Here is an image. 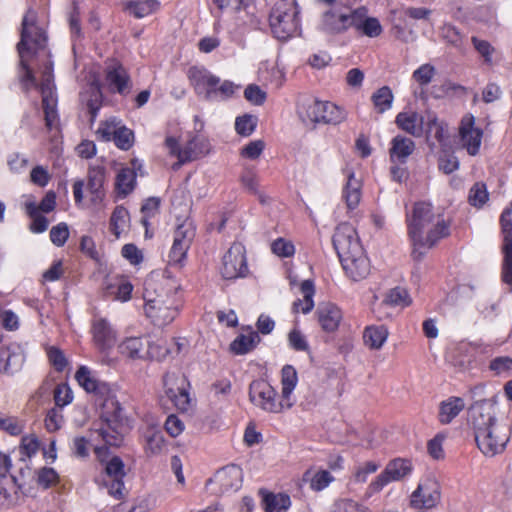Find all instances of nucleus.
Listing matches in <instances>:
<instances>
[{
  "label": "nucleus",
  "instance_id": "nucleus-1",
  "mask_svg": "<svg viewBox=\"0 0 512 512\" xmlns=\"http://www.w3.org/2000/svg\"><path fill=\"white\" fill-rule=\"evenodd\" d=\"M75 379L85 391L94 393L97 396V401L100 402L102 424L97 429L99 436L107 445L120 446L123 441V409L111 387L107 383L95 379L85 366H81L77 370Z\"/></svg>",
  "mask_w": 512,
  "mask_h": 512
},
{
  "label": "nucleus",
  "instance_id": "nucleus-2",
  "mask_svg": "<svg viewBox=\"0 0 512 512\" xmlns=\"http://www.w3.org/2000/svg\"><path fill=\"white\" fill-rule=\"evenodd\" d=\"M468 424L473 430L477 447L485 456L493 457L505 449L510 439V429L498 421L494 401H475L468 409Z\"/></svg>",
  "mask_w": 512,
  "mask_h": 512
},
{
  "label": "nucleus",
  "instance_id": "nucleus-3",
  "mask_svg": "<svg viewBox=\"0 0 512 512\" xmlns=\"http://www.w3.org/2000/svg\"><path fill=\"white\" fill-rule=\"evenodd\" d=\"M449 233V223L440 213L434 211L431 203H415L412 215L408 219V234L413 243L412 256L415 260H420L424 255L421 248H432Z\"/></svg>",
  "mask_w": 512,
  "mask_h": 512
},
{
  "label": "nucleus",
  "instance_id": "nucleus-4",
  "mask_svg": "<svg viewBox=\"0 0 512 512\" xmlns=\"http://www.w3.org/2000/svg\"><path fill=\"white\" fill-rule=\"evenodd\" d=\"M332 241L346 274L354 281L366 278L370 273V262L354 227L348 223L339 224Z\"/></svg>",
  "mask_w": 512,
  "mask_h": 512
},
{
  "label": "nucleus",
  "instance_id": "nucleus-5",
  "mask_svg": "<svg viewBox=\"0 0 512 512\" xmlns=\"http://www.w3.org/2000/svg\"><path fill=\"white\" fill-rule=\"evenodd\" d=\"M146 284L144 291V312L147 318L158 327H164L174 321L179 313V299L174 289H150Z\"/></svg>",
  "mask_w": 512,
  "mask_h": 512
},
{
  "label": "nucleus",
  "instance_id": "nucleus-6",
  "mask_svg": "<svg viewBox=\"0 0 512 512\" xmlns=\"http://www.w3.org/2000/svg\"><path fill=\"white\" fill-rule=\"evenodd\" d=\"M299 10L295 0H279L270 13L269 22L274 36L286 40L299 30Z\"/></svg>",
  "mask_w": 512,
  "mask_h": 512
},
{
  "label": "nucleus",
  "instance_id": "nucleus-7",
  "mask_svg": "<svg viewBox=\"0 0 512 512\" xmlns=\"http://www.w3.org/2000/svg\"><path fill=\"white\" fill-rule=\"evenodd\" d=\"M298 113L304 121L338 125L346 119L345 111L329 101L307 98L298 104Z\"/></svg>",
  "mask_w": 512,
  "mask_h": 512
},
{
  "label": "nucleus",
  "instance_id": "nucleus-8",
  "mask_svg": "<svg viewBox=\"0 0 512 512\" xmlns=\"http://www.w3.org/2000/svg\"><path fill=\"white\" fill-rule=\"evenodd\" d=\"M276 390L265 380L258 379L250 383L249 399L250 401L269 413H280L284 408L290 409L293 402H277Z\"/></svg>",
  "mask_w": 512,
  "mask_h": 512
},
{
  "label": "nucleus",
  "instance_id": "nucleus-9",
  "mask_svg": "<svg viewBox=\"0 0 512 512\" xmlns=\"http://www.w3.org/2000/svg\"><path fill=\"white\" fill-rule=\"evenodd\" d=\"M412 469V463L408 459L396 458L389 461L385 469L369 484L367 493L372 495L380 492L390 482L400 481L408 476Z\"/></svg>",
  "mask_w": 512,
  "mask_h": 512
},
{
  "label": "nucleus",
  "instance_id": "nucleus-10",
  "mask_svg": "<svg viewBox=\"0 0 512 512\" xmlns=\"http://www.w3.org/2000/svg\"><path fill=\"white\" fill-rule=\"evenodd\" d=\"M248 273L246 250L242 243L235 242L223 256L221 274L225 279L245 277Z\"/></svg>",
  "mask_w": 512,
  "mask_h": 512
},
{
  "label": "nucleus",
  "instance_id": "nucleus-11",
  "mask_svg": "<svg viewBox=\"0 0 512 512\" xmlns=\"http://www.w3.org/2000/svg\"><path fill=\"white\" fill-rule=\"evenodd\" d=\"M441 495L440 483L434 478H427L411 494L410 505L415 509H432L440 503Z\"/></svg>",
  "mask_w": 512,
  "mask_h": 512
},
{
  "label": "nucleus",
  "instance_id": "nucleus-12",
  "mask_svg": "<svg viewBox=\"0 0 512 512\" xmlns=\"http://www.w3.org/2000/svg\"><path fill=\"white\" fill-rule=\"evenodd\" d=\"M188 79L195 93L205 100L215 99V86L220 83V78L213 75L203 67L192 66L187 72Z\"/></svg>",
  "mask_w": 512,
  "mask_h": 512
},
{
  "label": "nucleus",
  "instance_id": "nucleus-13",
  "mask_svg": "<svg viewBox=\"0 0 512 512\" xmlns=\"http://www.w3.org/2000/svg\"><path fill=\"white\" fill-rule=\"evenodd\" d=\"M512 210L506 208L500 217V223L503 233L502 251L504 254L502 265V280L508 285H512Z\"/></svg>",
  "mask_w": 512,
  "mask_h": 512
},
{
  "label": "nucleus",
  "instance_id": "nucleus-14",
  "mask_svg": "<svg viewBox=\"0 0 512 512\" xmlns=\"http://www.w3.org/2000/svg\"><path fill=\"white\" fill-rule=\"evenodd\" d=\"M45 35L42 29L35 25V15L28 11L22 20L21 38L17 44V50L21 58L29 51L30 44L41 47L45 43Z\"/></svg>",
  "mask_w": 512,
  "mask_h": 512
},
{
  "label": "nucleus",
  "instance_id": "nucleus-15",
  "mask_svg": "<svg viewBox=\"0 0 512 512\" xmlns=\"http://www.w3.org/2000/svg\"><path fill=\"white\" fill-rule=\"evenodd\" d=\"M460 143L469 155L475 156L479 153L483 131L475 127V117L471 114L465 115L459 126Z\"/></svg>",
  "mask_w": 512,
  "mask_h": 512
},
{
  "label": "nucleus",
  "instance_id": "nucleus-16",
  "mask_svg": "<svg viewBox=\"0 0 512 512\" xmlns=\"http://www.w3.org/2000/svg\"><path fill=\"white\" fill-rule=\"evenodd\" d=\"M119 352L130 359H148L155 358L152 349L153 346L144 337H128L118 346Z\"/></svg>",
  "mask_w": 512,
  "mask_h": 512
},
{
  "label": "nucleus",
  "instance_id": "nucleus-17",
  "mask_svg": "<svg viewBox=\"0 0 512 512\" xmlns=\"http://www.w3.org/2000/svg\"><path fill=\"white\" fill-rule=\"evenodd\" d=\"M40 91L42 95L45 125L49 130H52L58 127L59 116L57 112V98L50 85L49 79H46L41 84Z\"/></svg>",
  "mask_w": 512,
  "mask_h": 512
},
{
  "label": "nucleus",
  "instance_id": "nucleus-18",
  "mask_svg": "<svg viewBox=\"0 0 512 512\" xmlns=\"http://www.w3.org/2000/svg\"><path fill=\"white\" fill-rule=\"evenodd\" d=\"M91 332L95 345L101 351H106L114 347L117 340V333L106 319H95L92 322Z\"/></svg>",
  "mask_w": 512,
  "mask_h": 512
},
{
  "label": "nucleus",
  "instance_id": "nucleus-19",
  "mask_svg": "<svg viewBox=\"0 0 512 512\" xmlns=\"http://www.w3.org/2000/svg\"><path fill=\"white\" fill-rule=\"evenodd\" d=\"M105 168L103 166H92L87 174V189L90 194V201L93 205H101L105 198Z\"/></svg>",
  "mask_w": 512,
  "mask_h": 512
},
{
  "label": "nucleus",
  "instance_id": "nucleus-20",
  "mask_svg": "<svg viewBox=\"0 0 512 512\" xmlns=\"http://www.w3.org/2000/svg\"><path fill=\"white\" fill-rule=\"evenodd\" d=\"M25 361V355L18 346L0 348V372L13 375L20 371Z\"/></svg>",
  "mask_w": 512,
  "mask_h": 512
},
{
  "label": "nucleus",
  "instance_id": "nucleus-21",
  "mask_svg": "<svg viewBox=\"0 0 512 512\" xmlns=\"http://www.w3.org/2000/svg\"><path fill=\"white\" fill-rule=\"evenodd\" d=\"M143 448L146 456L153 457L166 450L163 432L156 426L149 425L142 432Z\"/></svg>",
  "mask_w": 512,
  "mask_h": 512
},
{
  "label": "nucleus",
  "instance_id": "nucleus-22",
  "mask_svg": "<svg viewBox=\"0 0 512 512\" xmlns=\"http://www.w3.org/2000/svg\"><path fill=\"white\" fill-rule=\"evenodd\" d=\"M316 315L321 328L326 332L336 331L342 320L340 308L331 302L321 303Z\"/></svg>",
  "mask_w": 512,
  "mask_h": 512
},
{
  "label": "nucleus",
  "instance_id": "nucleus-23",
  "mask_svg": "<svg viewBox=\"0 0 512 512\" xmlns=\"http://www.w3.org/2000/svg\"><path fill=\"white\" fill-rule=\"evenodd\" d=\"M106 80L119 94H124L129 88L130 77L124 66L116 60L108 63Z\"/></svg>",
  "mask_w": 512,
  "mask_h": 512
},
{
  "label": "nucleus",
  "instance_id": "nucleus-24",
  "mask_svg": "<svg viewBox=\"0 0 512 512\" xmlns=\"http://www.w3.org/2000/svg\"><path fill=\"white\" fill-rule=\"evenodd\" d=\"M396 125L413 137H421L424 133V117L417 112H400L395 119Z\"/></svg>",
  "mask_w": 512,
  "mask_h": 512
},
{
  "label": "nucleus",
  "instance_id": "nucleus-25",
  "mask_svg": "<svg viewBox=\"0 0 512 512\" xmlns=\"http://www.w3.org/2000/svg\"><path fill=\"white\" fill-rule=\"evenodd\" d=\"M346 12L329 9L322 14L321 29L328 34H341L347 31Z\"/></svg>",
  "mask_w": 512,
  "mask_h": 512
},
{
  "label": "nucleus",
  "instance_id": "nucleus-26",
  "mask_svg": "<svg viewBox=\"0 0 512 512\" xmlns=\"http://www.w3.org/2000/svg\"><path fill=\"white\" fill-rule=\"evenodd\" d=\"M242 469L237 465H229L217 471L215 480L223 492L238 490L242 483Z\"/></svg>",
  "mask_w": 512,
  "mask_h": 512
},
{
  "label": "nucleus",
  "instance_id": "nucleus-27",
  "mask_svg": "<svg viewBox=\"0 0 512 512\" xmlns=\"http://www.w3.org/2000/svg\"><path fill=\"white\" fill-rule=\"evenodd\" d=\"M136 165L137 160H133L132 168H121L116 175L115 190L121 198L127 197L135 189L137 176Z\"/></svg>",
  "mask_w": 512,
  "mask_h": 512
},
{
  "label": "nucleus",
  "instance_id": "nucleus-28",
  "mask_svg": "<svg viewBox=\"0 0 512 512\" xmlns=\"http://www.w3.org/2000/svg\"><path fill=\"white\" fill-rule=\"evenodd\" d=\"M416 146L412 139L397 135L391 141L389 150L391 161H399L405 163L410 155L413 154Z\"/></svg>",
  "mask_w": 512,
  "mask_h": 512
},
{
  "label": "nucleus",
  "instance_id": "nucleus-29",
  "mask_svg": "<svg viewBox=\"0 0 512 512\" xmlns=\"http://www.w3.org/2000/svg\"><path fill=\"white\" fill-rule=\"evenodd\" d=\"M410 303L411 299L406 289L402 287L390 289L377 308V317L379 319L385 318L386 316L382 315V310H385L388 307H406L410 305Z\"/></svg>",
  "mask_w": 512,
  "mask_h": 512
},
{
  "label": "nucleus",
  "instance_id": "nucleus-30",
  "mask_svg": "<svg viewBox=\"0 0 512 512\" xmlns=\"http://www.w3.org/2000/svg\"><path fill=\"white\" fill-rule=\"evenodd\" d=\"M176 379L173 376H164V385L166 387V394L174 403L175 407L181 411H187L190 408L189 393L184 385L177 386L176 388L169 386L173 384Z\"/></svg>",
  "mask_w": 512,
  "mask_h": 512
},
{
  "label": "nucleus",
  "instance_id": "nucleus-31",
  "mask_svg": "<svg viewBox=\"0 0 512 512\" xmlns=\"http://www.w3.org/2000/svg\"><path fill=\"white\" fill-rule=\"evenodd\" d=\"M465 408L464 399L461 397L452 396L447 400L442 401L439 405L438 418L440 423L449 424L456 418L460 412Z\"/></svg>",
  "mask_w": 512,
  "mask_h": 512
},
{
  "label": "nucleus",
  "instance_id": "nucleus-32",
  "mask_svg": "<svg viewBox=\"0 0 512 512\" xmlns=\"http://www.w3.org/2000/svg\"><path fill=\"white\" fill-rule=\"evenodd\" d=\"M159 7L158 0H129L123 3L124 10L138 19L156 12Z\"/></svg>",
  "mask_w": 512,
  "mask_h": 512
},
{
  "label": "nucleus",
  "instance_id": "nucleus-33",
  "mask_svg": "<svg viewBox=\"0 0 512 512\" xmlns=\"http://www.w3.org/2000/svg\"><path fill=\"white\" fill-rule=\"evenodd\" d=\"M347 182L343 191V198L349 209H354L358 206L361 200V181L355 178L353 172L347 175Z\"/></svg>",
  "mask_w": 512,
  "mask_h": 512
},
{
  "label": "nucleus",
  "instance_id": "nucleus-34",
  "mask_svg": "<svg viewBox=\"0 0 512 512\" xmlns=\"http://www.w3.org/2000/svg\"><path fill=\"white\" fill-rule=\"evenodd\" d=\"M388 337V330L385 326H369L363 333V340L370 349H380Z\"/></svg>",
  "mask_w": 512,
  "mask_h": 512
},
{
  "label": "nucleus",
  "instance_id": "nucleus-35",
  "mask_svg": "<svg viewBox=\"0 0 512 512\" xmlns=\"http://www.w3.org/2000/svg\"><path fill=\"white\" fill-rule=\"evenodd\" d=\"M266 512H286L291 505L290 496L285 493H266L263 495Z\"/></svg>",
  "mask_w": 512,
  "mask_h": 512
},
{
  "label": "nucleus",
  "instance_id": "nucleus-36",
  "mask_svg": "<svg viewBox=\"0 0 512 512\" xmlns=\"http://www.w3.org/2000/svg\"><path fill=\"white\" fill-rule=\"evenodd\" d=\"M259 341L260 337L257 332H251L248 335L241 334L231 342L230 350L234 354L244 355L252 351Z\"/></svg>",
  "mask_w": 512,
  "mask_h": 512
},
{
  "label": "nucleus",
  "instance_id": "nucleus-37",
  "mask_svg": "<svg viewBox=\"0 0 512 512\" xmlns=\"http://www.w3.org/2000/svg\"><path fill=\"white\" fill-rule=\"evenodd\" d=\"M207 152V143L198 137H193L182 148L180 158L182 162H190L197 159L201 155H204Z\"/></svg>",
  "mask_w": 512,
  "mask_h": 512
},
{
  "label": "nucleus",
  "instance_id": "nucleus-38",
  "mask_svg": "<svg viewBox=\"0 0 512 512\" xmlns=\"http://www.w3.org/2000/svg\"><path fill=\"white\" fill-rule=\"evenodd\" d=\"M16 479L0 474V506H9L16 500Z\"/></svg>",
  "mask_w": 512,
  "mask_h": 512
},
{
  "label": "nucleus",
  "instance_id": "nucleus-39",
  "mask_svg": "<svg viewBox=\"0 0 512 512\" xmlns=\"http://www.w3.org/2000/svg\"><path fill=\"white\" fill-rule=\"evenodd\" d=\"M298 382L297 372L291 365H285L281 371L282 399L291 402L290 396Z\"/></svg>",
  "mask_w": 512,
  "mask_h": 512
},
{
  "label": "nucleus",
  "instance_id": "nucleus-40",
  "mask_svg": "<svg viewBox=\"0 0 512 512\" xmlns=\"http://www.w3.org/2000/svg\"><path fill=\"white\" fill-rule=\"evenodd\" d=\"M440 37L447 45L456 49L461 50L464 46L465 36L456 26L450 23H444L440 27Z\"/></svg>",
  "mask_w": 512,
  "mask_h": 512
},
{
  "label": "nucleus",
  "instance_id": "nucleus-41",
  "mask_svg": "<svg viewBox=\"0 0 512 512\" xmlns=\"http://www.w3.org/2000/svg\"><path fill=\"white\" fill-rule=\"evenodd\" d=\"M301 292L303 293L304 299L294 302L295 311H301L306 314L309 313L313 307V295H314V284L311 280H304L301 284Z\"/></svg>",
  "mask_w": 512,
  "mask_h": 512
},
{
  "label": "nucleus",
  "instance_id": "nucleus-42",
  "mask_svg": "<svg viewBox=\"0 0 512 512\" xmlns=\"http://www.w3.org/2000/svg\"><path fill=\"white\" fill-rule=\"evenodd\" d=\"M129 221V212L122 205L116 206L110 218V230L119 238Z\"/></svg>",
  "mask_w": 512,
  "mask_h": 512
},
{
  "label": "nucleus",
  "instance_id": "nucleus-43",
  "mask_svg": "<svg viewBox=\"0 0 512 512\" xmlns=\"http://www.w3.org/2000/svg\"><path fill=\"white\" fill-rule=\"evenodd\" d=\"M393 93L388 86H383L373 93L371 100L378 113L389 110L393 102Z\"/></svg>",
  "mask_w": 512,
  "mask_h": 512
},
{
  "label": "nucleus",
  "instance_id": "nucleus-44",
  "mask_svg": "<svg viewBox=\"0 0 512 512\" xmlns=\"http://www.w3.org/2000/svg\"><path fill=\"white\" fill-rule=\"evenodd\" d=\"M25 211L27 215L33 220L30 229L35 233H42L48 228V220L46 217L36 211L35 202H26Z\"/></svg>",
  "mask_w": 512,
  "mask_h": 512
},
{
  "label": "nucleus",
  "instance_id": "nucleus-45",
  "mask_svg": "<svg viewBox=\"0 0 512 512\" xmlns=\"http://www.w3.org/2000/svg\"><path fill=\"white\" fill-rule=\"evenodd\" d=\"M195 237V227L191 220L186 219L183 223L177 226L174 232L173 242H179L186 245H191Z\"/></svg>",
  "mask_w": 512,
  "mask_h": 512
},
{
  "label": "nucleus",
  "instance_id": "nucleus-46",
  "mask_svg": "<svg viewBox=\"0 0 512 512\" xmlns=\"http://www.w3.org/2000/svg\"><path fill=\"white\" fill-rule=\"evenodd\" d=\"M257 126V118L253 115H243L236 118L235 129L241 136H250Z\"/></svg>",
  "mask_w": 512,
  "mask_h": 512
},
{
  "label": "nucleus",
  "instance_id": "nucleus-47",
  "mask_svg": "<svg viewBox=\"0 0 512 512\" xmlns=\"http://www.w3.org/2000/svg\"><path fill=\"white\" fill-rule=\"evenodd\" d=\"M112 140L118 148L122 150H128L133 145L134 134L132 130L124 126L118 127Z\"/></svg>",
  "mask_w": 512,
  "mask_h": 512
},
{
  "label": "nucleus",
  "instance_id": "nucleus-48",
  "mask_svg": "<svg viewBox=\"0 0 512 512\" xmlns=\"http://www.w3.org/2000/svg\"><path fill=\"white\" fill-rule=\"evenodd\" d=\"M426 125V133L433 135L438 142H442L445 137V129L441 122H439L437 116L433 113H428Z\"/></svg>",
  "mask_w": 512,
  "mask_h": 512
},
{
  "label": "nucleus",
  "instance_id": "nucleus-49",
  "mask_svg": "<svg viewBox=\"0 0 512 512\" xmlns=\"http://www.w3.org/2000/svg\"><path fill=\"white\" fill-rule=\"evenodd\" d=\"M72 400L73 392L69 385L66 383L58 384L54 390L55 406L62 409L64 406L70 404Z\"/></svg>",
  "mask_w": 512,
  "mask_h": 512
},
{
  "label": "nucleus",
  "instance_id": "nucleus-50",
  "mask_svg": "<svg viewBox=\"0 0 512 512\" xmlns=\"http://www.w3.org/2000/svg\"><path fill=\"white\" fill-rule=\"evenodd\" d=\"M64 423L62 409L59 407L51 408L45 418V426L48 431L55 432L59 430Z\"/></svg>",
  "mask_w": 512,
  "mask_h": 512
},
{
  "label": "nucleus",
  "instance_id": "nucleus-51",
  "mask_svg": "<svg viewBox=\"0 0 512 512\" xmlns=\"http://www.w3.org/2000/svg\"><path fill=\"white\" fill-rule=\"evenodd\" d=\"M347 16V30L351 27L359 30L364 21L368 17V9L365 6H360L350 12H346Z\"/></svg>",
  "mask_w": 512,
  "mask_h": 512
},
{
  "label": "nucleus",
  "instance_id": "nucleus-52",
  "mask_svg": "<svg viewBox=\"0 0 512 512\" xmlns=\"http://www.w3.org/2000/svg\"><path fill=\"white\" fill-rule=\"evenodd\" d=\"M488 200V192L484 183H475L469 192V202L473 206H482Z\"/></svg>",
  "mask_w": 512,
  "mask_h": 512
},
{
  "label": "nucleus",
  "instance_id": "nucleus-53",
  "mask_svg": "<svg viewBox=\"0 0 512 512\" xmlns=\"http://www.w3.org/2000/svg\"><path fill=\"white\" fill-rule=\"evenodd\" d=\"M190 245H184L179 242H173L172 248L169 253V264L174 266H182L186 258V254Z\"/></svg>",
  "mask_w": 512,
  "mask_h": 512
},
{
  "label": "nucleus",
  "instance_id": "nucleus-54",
  "mask_svg": "<svg viewBox=\"0 0 512 512\" xmlns=\"http://www.w3.org/2000/svg\"><path fill=\"white\" fill-rule=\"evenodd\" d=\"M124 467L125 466L121 458L118 456H114L106 463L105 474L109 478H124L126 475Z\"/></svg>",
  "mask_w": 512,
  "mask_h": 512
},
{
  "label": "nucleus",
  "instance_id": "nucleus-55",
  "mask_svg": "<svg viewBox=\"0 0 512 512\" xmlns=\"http://www.w3.org/2000/svg\"><path fill=\"white\" fill-rule=\"evenodd\" d=\"M59 476L53 468L43 467L37 472V483L43 488H49L58 482Z\"/></svg>",
  "mask_w": 512,
  "mask_h": 512
},
{
  "label": "nucleus",
  "instance_id": "nucleus-56",
  "mask_svg": "<svg viewBox=\"0 0 512 512\" xmlns=\"http://www.w3.org/2000/svg\"><path fill=\"white\" fill-rule=\"evenodd\" d=\"M69 237L68 225L64 222L53 226L50 230V239L58 247L64 246Z\"/></svg>",
  "mask_w": 512,
  "mask_h": 512
},
{
  "label": "nucleus",
  "instance_id": "nucleus-57",
  "mask_svg": "<svg viewBox=\"0 0 512 512\" xmlns=\"http://www.w3.org/2000/svg\"><path fill=\"white\" fill-rule=\"evenodd\" d=\"M435 75V68L430 64H423L413 72L414 80L421 86L428 85Z\"/></svg>",
  "mask_w": 512,
  "mask_h": 512
},
{
  "label": "nucleus",
  "instance_id": "nucleus-58",
  "mask_svg": "<svg viewBox=\"0 0 512 512\" xmlns=\"http://www.w3.org/2000/svg\"><path fill=\"white\" fill-rule=\"evenodd\" d=\"M266 96V92L256 84H250L244 90L245 99L254 105H262Z\"/></svg>",
  "mask_w": 512,
  "mask_h": 512
},
{
  "label": "nucleus",
  "instance_id": "nucleus-59",
  "mask_svg": "<svg viewBox=\"0 0 512 512\" xmlns=\"http://www.w3.org/2000/svg\"><path fill=\"white\" fill-rule=\"evenodd\" d=\"M0 430L5 431L12 436H17L22 433L23 425L16 417H0Z\"/></svg>",
  "mask_w": 512,
  "mask_h": 512
},
{
  "label": "nucleus",
  "instance_id": "nucleus-60",
  "mask_svg": "<svg viewBox=\"0 0 512 512\" xmlns=\"http://www.w3.org/2000/svg\"><path fill=\"white\" fill-rule=\"evenodd\" d=\"M472 44L475 50L484 58L485 63H492V53L494 52V48L492 45L486 41L473 36L471 38Z\"/></svg>",
  "mask_w": 512,
  "mask_h": 512
},
{
  "label": "nucleus",
  "instance_id": "nucleus-61",
  "mask_svg": "<svg viewBox=\"0 0 512 512\" xmlns=\"http://www.w3.org/2000/svg\"><path fill=\"white\" fill-rule=\"evenodd\" d=\"M271 250L274 254H276L279 257H290L295 252V248L292 242L287 241L283 238L276 239L271 244Z\"/></svg>",
  "mask_w": 512,
  "mask_h": 512
},
{
  "label": "nucleus",
  "instance_id": "nucleus-62",
  "mask_svg": "<svg viewBox=\"0 0 512 512\" xmlns=\"http://www.w3.org/2000/svg\"><path fill=\"white\" fill-rule=\"evenodd\" d=\"M359 31L368 37L374 38L383 32V28L377 18L367 17Z\"/></svg>",
  "mask_w": 512,
  "mask_h": 512
},
{
  "label": "nucleus",
  "instance_id": "nucleus-63",
  "mask_svg": "<svg viewBox=\"0 0 512 512\" xmlns=\"http://www.w3.org/2000/svg\"><path fill=\"white\" fill-rule=\"evenodd\" d=\"M38 449L39 441L36 436L28 435L22 438L20 445V452L22 455L30 458L37 453Z\"/></svg>",
  "mask_w": 512,
  "mask_h": 512
},
{
  "label": "nucleus",
  "instance_id": "nucleus-64",
  "mask_svg": "<svg viewBox=\"0 0 512 512\" xmlns=\"http://www.w3.org/2000/svg\"><path fill=\"white\" fill-rule=\"evenodd\" d=\"M490 370L500 375L512 370V358L501 356L494 358L489 365Z\"/></svg>",
  "mask_w": 512,
  "mask_h": 512
}]
</instances>
